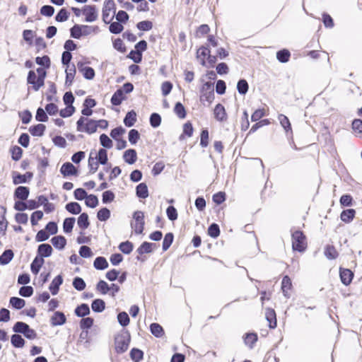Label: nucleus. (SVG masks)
<instances>
[{"label": "nucleus", "mask_w": 362, "mask_h": 362, "mask_svg": "<svg viewBox=\"0 0 362 362\" xmlns=\"http://www.w3.org/2000/svg\"><path fill=\"white\" fill-rule=\"evenodd\" d=\"M46 71L44 68L39 67L35 71L30 70L27 77V83L32 86L35 91L39 90L45 85Z\"/></svg>", "instance_id": "f257e3e1"}, {"label": "nucleus", "mask_w": 362, "mask_h": 362, "mask_svg": "<svg viewBox=\"0 0 362 362\" xmlns=\"http://www.w3.org/2000/svg\"><path fill=\"white\" fill-rule=\"evenodd\" d=\"M291 231L292 248L294 251L302 252L307 247L306 237L303 232L299 230Z\"/></svg>", "instance_id": "f03ea898"}, {"label": "nucleus", "mask_w": 362, "mask_h": 362, "mask_svg": "<svg viewBox=\"0 0 362 362\" xmlns=\"http://www.w3.org/2000/svg\"><path fill=\"white\" fill-rule=\"evenodd\" d=\"M76 129L79 132H86L88 134L97 131V122L95 120L81 117L76 122Z\"/></svg>", "instance_id": "7ed1b4c3"}, {"label": "nucleus", "mask_w": 362, "mask_h": 362, "mask_svg": "<svg viewBox=\"0 0 362 362\" xmlns=\"http://www.w3.org/2000/svg\"><path fill=\"white\" fill-rule=\"evenodd\" d=\"M134 86L131 83H124L122 87L117 90L111 98V103L113 105H119L126 99L125 93H131Z\"/></svg>", "instance_id": "20e7f679"}, {"label": "nucleus", "mask_w": 362, "mask_h": 362, "mask_svg": "<svg viewBox=\"0 0 362 362\" xmlns=\"http://www.w3.org/2000/svg\"><path fill=\"white\" fill-rule=\"evenodd\" d=\"M197 58L199 62L206 66H214L216 63V57L211 56L209 49L202 46L197 51Z\"/></svg>", "instance_id": "39448f33"}, {"label": "nucleus", "mask_w": 362, "mask_h": 362, "mask_svg": "<svg viewBox=\"0 0 362 362\" xmlns=\"http://www.w3.org/2000/svg\"><path fill=\"white\" fill-rule=\"evenodd\" d=\"M214 98V87L211 82H206L203 84L201 89L200 100L202 103L207 102L211 103Z\"/></svg>", "instance_id": "423d86ee"}, {"label": "nucleus", "mask_w": 362, "mask_h": 362, "mask_svg": "<svg viewBox=\"0 0 362 362\" xmlns=\"http://www.w3.org/2000/svg\"><path fill=\"white\" fill-rule=\"evenodd\" d=\"M115 11L116 5L114 0H105L102 11L103 21L104 23L107 24L110 23L113 18V16L110 17V13L112 12L115 13Z\"/></svg>", "instance_id": "0eeeda50"}, {"label": "nucleus", "mask_w": 362, "mask_h": 362, "mask_svg": "<svg viewBox=\"0 0 362 362\" xmlns=\"http://www.w3.org/2000/svg\"><path fill=\"white\" fill-rule=\"evenodd\" d=\"M134 222L131 223L136 234H141L144 229V214L141 211H136L133 215Z\"/></svg>", "instance_id": "6e6552de"}, {"label": "nucleus", "mask_w": 362, "mask_h": 362, "mask_svg": "<svg viewBox=\"0 0 362 362\" xmlns=\"http://www.w3.org/2000/svg\"><path fill=\"white\" fill-rule=\"evenodd\" d=\"M82 13L87 22H93L98 18V11L95 5H86L82 8Z\"/></svg>", "instance_id": "1a4fd4ad"}, {"label": "nucleus", "mask_w": 362, "mask_h": 362, "mask_svg": "<svg viewBox=\"0 0 362 362\" xmlns=\"http://www.w3.org/2000/svg\"><path fill=\"white\" fill-rule=\"evenodd\" d=\"M129 339L119 336L115 339V349L117 353H124L129 348Z\"/></svg>", "instance_id": "9d476101"}, {"label": "nucleus", "mask_w": 362, "mask_h": 362, "mask_svg": "<svg viewBox=\"0 0 362 362\" xmlns=\"http://www.w3.org/2000/svg\"><path fill=\"white\" fill-rule=\"evenodd\" d=\"M60 172L64 177L76 176L78 175L77 168L69 162H66L62 165Z\"/></svg>", "instance_id": "9b49d317"}, {"label": "nucleus", "mask_w": 362, "mask_h": 362, "mask_svg": "<svg viewBox=\"0 0 362 362\" xmlns=\"http://www.w3.org/2000/svg\"><path fill=\"white\" fill-rule=\"evenodd\" d=\"M354 276V273L350 269L340 268L339 276L344 285L349 286L351 283Z\"/></svg>", "instance_id": "f8f14e48"}, {"label": "nucleus", "mask_w": 362, "mask_h": 362, "mask_svg": "<svg viewBox=\"0 0 362 362\" xmlns=\"http://www.w3.org/2000/svg\"><path fill=\"white\" fill-rule=\"evenodd\" d=\"M66 321L65 315L62 312L57 311L51 317L50 322L52 326L64 325Z\"/></svg>", "instance_id": "ddd939ff"}, {"label": "nucleus", "mask_w": 362, "mask_h": 362, "mask_svg": "<svg viewBox=\"0 0 362 362\" xmlns=\"http://www.w3.org/2000/svg\"><path fill=\"white\" fill-rule=\"evenodd\" d=\"M265 317L269 322V327L270 329H274L276 327V316L274 309L267 308L265 312Z\"/></svg>", "instance_id": "4468645a"}, {"label": "nucleus", "mask_w": 362, "mask_h": 362, "mask_svg": "<svg viewBox=\"0 0 362 362\" xmlns=\"http://www.w3.org/2000/svg\"><path fill=\"white\" fill-rule=\"evenodd\" d=\"M52 251L53 250L50 245L47 243H43L38 246L37 255L40 257V258L43 259V257L51 256Z\"/></svg>", "instance_id": "2eb2a0df"}, {"label": "nucleus", "mask_w": 362, "mask_h": 362, "mask_svg": "<svg viewBox=\"0 0 362 362\" xmlns=\"http://www.w3.org/2000/svg\"><path fill=\"white\" fill-rule=\"evenodd\" d=\"M83 63L78 62L77 64L78 70L83 74V76L86 79H93L95 76L94 69L90 66H83Z\"/></svg>", "instance_id": "dca6fc26"}, {"label": "nucleus", "mask_w": 362, "mask_h": 362, "mask_svg": "<svg viewBox=\"0 0 362 362\" xmlns=\"http://www.w3.org/2000/svg\"><path fill=\"white\" fill-rule=\"evenodd\" d=\"M83 30H90V26L75 25L70 30L71 36L74 38L79 39L83 35Z\"/></svg>", "instance_id": "f3484780"}, {"label": "nucleus", "mask_w": 362, "mask_h": 362, "mask_svg": "<svg viewBox=\"0 0 362 362\" xmlns=\"http://www.w3.org/2000/svg\"><path fill=\"white\" fill-rule=\"evenodd\" d=\"M33 173L30 172H27L24 175H21L19 173H13V182L15 185H18L21 183H25L28 180H30L33 177Z\"/></svg>", "instance_id": "a211bd4d"}, {"label": "nucleus", "mask_w": 362, "mask_h": 362, "mask_svg": "<svg viewBox=\"0 0 362 362\" xmlns=\"http://www.w3.org/2000/svg\"><path fill=\"white\" fill-rule=\"evenodd\" d=\"M123 158L124 161L129 164H134L137 160V153L134 149H128L124 152Z\"/></svg>", "instance_id": "6ab92c4d"}, {"label": "nucleus", "mask_w": 362, "mask_h": 362, "mask_svg": "<svg viewBox=\"0 0 362 362\" xmlns=\"http://www.w3.org/2000/svg\"><path fill=\"white\" fill-rule=\"evenodd\" d=\"M194 128L190 122L184 124L182 133L180 134L179 139L180 141L185 139L187 137H191L193 135Z\"/></svg>", "instance_id": "aec40b11"}, {"label": "nucleus", "mask_w": 362, "mask_h": 362, "mask_svg": "<svg viewBox=\"0 0 362 362\" xmlns=\"http://www.w3.org/2000/svg\"><path fill=\"white\" fill-rule=\"evenodd\" d=\"M62 282L63 279L60 275L54 277L49 286V289L52 295L57 294L59 289V286L62 284Z\"/></svg>", "instance_id": "412c9836"}, {"label": "nucleus", "mask_w": 362, "mask_h": 362, "mask_svg": "<svg viewBox=\"0 0 362 362\" xmlns=\"http://www.w3.org/2000/svg\"><path fill=\"white\" fill-rule=\"evenodd\" d=\"M51 243L54 247L58 250H62L66 245V240L62 235L54 236L51 239Z\"/></svg>", "instance_id": "4be33fe9"}, {"label": "nucleus", "mask_w": 362, "mask_h": 362, "mask_svg": "<svg viewBox=\"0 0 362 362\" xmlns=\"http://www.w3.org/2000/svg\"><path fill=\"white\" fill-rule=\"evenodd\" d=\"M150 331L153 336L158 338L162 337L165 334L163 327L156 322L151 324Z\"/></svg>", "instance_id": "5701e85b"}, {"label": "nucleus", "mask_w": 362, "mask_h": 362, "mask_svg": "<svg viewBox=\"0 0 362 362\" xmlns=\"http://www.w3.org/2000/svg\"><path fill=\"white\" fill-rule=\"evenodd\" d=\"M356 214V211L354 209H349L342 211L340 215L341 220L344 221V223H349L351 222Z\"/></svg>", "instance_id": "b1692460"}, {"label": "nucleus", "mask_w": 362, "mask_h": 362, "mask_svg": "<svg viewBox=\"0 0 362 362\" xmlns=\"http://www.w3.org/2000/svg\"><path fill=\"white\" fill-rule=\"evenodd\" d=\"M15 197L21 200H26L29 195V189L27 187L20 186L15 190Z\"/></svg>", "instance_id": "393cba45"}, {"label": "nucleus", "mask_w": 362, "mask_h": 362, "mask_svg": "<svg viewBox=\"0 0 362 362\" xmlns=\"http://www.w3.org/2000/svg\"><path fill=\"white\" fill-rule=\"evenodd\" d=\"M46 127L43 124H38L31 126L29 128L30 133L34 136H41L45 131Z\"/></svg>", "instance_id": "a878e982"}, {"label": "nucleus", "mask_w": 362, "mask_h": 362, "mask_svg": "<svg viewBox=\"0 0 362 362\" xmlns=\"http://www.w3.org/2000/svg\"><path fill=\"white\" fill-rule=\"evenodd\" d=\"M77 224H78V227L82 230H85V229L88 228L90 226L88 214H86V213L81 214L78 218Z\"/></svg>", "instance_id": "bb28decb"}, {"label": "nucleus", "mask_w": 362, "mask_h": 362, "mask_svg": "<svg viewBox=\"0 0 362 362\" xmlns=\"http://www.w3.org/2000/svg\"><path fill=\"white\" fill-rule=\"evenodd\" d=\"M324 254L328 259H335L338 257V252L332 245L325 247Z\"/></svg>", "instance_id": "cd10ccee"}, {"label": "nucleus", "mask_w": 362, "mask_h": 362, "mask_svg": "<svg viewBox=\"0 0 362 362\" xmlns=\"http://www.w3.org/2000/svg\"><path fill=\"white\" fill-rule=\"evenodd\" d=\"M74 313L76 316L83 317L90 313L89 306L86 303H82L76 307Z\"/></svg>", "instance_id": "c85d7f7f"}, {"label": "nucleus", "mask_w": 362, "mask_h": 362, "mask_svg": "<svg viewBox=\"0 0 362 362\" xmlns=\"http://www.w3.org/2000/svg\"><path fill=\"white\" fill-rule=\"evenodd\" d=\"M93 266L96 269L103 270L108 267L109 264L106 259L103 257H98L93 262Z\"/></svg>", "instance_id": "c756f323"}, {"label": "nucleus", "mask_w": 362, "mask_h": 362, "mask_svg": "<svg viewBox=\"0 0 362 362\" xmlns=\"http://www.w3.org/2000/svg\"><path fill=\"white\" fill-rule=\"evenodd\" d=\"M137 197L145 199L148 197V187L146 183H140L136 188Z\"/></svg>", "instance_id": "7c9ffc66"}, {"label": "nucleus", "mask_w": 362, "mask_h": 362, "mask_svg": "<svg viewBox=\"0 0 362 362\" xmlns=\"http://www.w3.org/2000/svg\"><path fill=\"white\" fill-rule=\"evenodd\" d=\"M136 122V114L134 110L128 112L124 119V124L128 127H132Z\"/></svg>", "instance_id": "2f4dec72"}, {"label": "nucleus", "mask_w": 362, "mask_h": 362, "mask_svg": "<svg viewBox=\"0 0 362 362\" xmlns=\"http://www.w3.org/2000/svg\"><path fill=\"white\" fill-rule=\"evenodd\" d=\"M66 83L71 85L74 79L76 74V68L73 64L72 66L68 65L66 69Z\"/></svg>", "instance_id": "473e14b6"}, {"label": "nucleus", "mask_w": 362, "mask_h": 362, "mask_svg": "<svg viewBox=\"0 0 362 362\" xmlns=\"http://www.w3.org/2000/svg\"><path fill=\"white\" fill-rule=\"evenodd\" d=\"M291 57L290 52L286 49H283L276 52V59L281 63H286L289 61Z\"/></svg>", "instance_id": "72a5a7b5"}, {"label": "nucleus", "mask_w": 362, "mask_h": 362, "mask_svg": "<svg viewBox=\"0 0 362 362\" xmlns=\"http://www.w3.org/2000/svg\"><path fill=\"white\" fill-rule=\"evenodd\" d=\"M214 117L217 120L222 121L226 117V110L223 105L218 104L214 110Z\"/></svg>", "instance_id": "f704fd0d"}, {"label": "nucleus", "mask_w": 362, "mask_h": 362, "mask_svg": "<svg viewBox=\"0 0 362 362\" xmlns=\"http://www.w3.org/2000/svg\"><path fill=\"white\" fill-rule=\"evenodd\" d=\"M43 264L44 259L36 257L30 265L31 272L35 275L37 274Z\"/></svg>", "instance_id": "c9c22d12"}, {"label": "nucleus", "mask_w": 362, "mask_h": 362, "mask_svg": "<svg viewBox=\"0 0 362 362\" xmlns=\"http://www.w3.org/2000/svg\"><path fill=\"white\" fill-rule=\"evenodd\" d=\"M95 159H96L101 165L107 164L108 160L107 150L105 148H100Z\"/></svg>", "instance_id": "e433bc0d"}, {"label": "nucleus", "mask_w": 362, "mask_h": 362, "mask_svg": "<svg viewBox=\"0 0 362 362\" xmlns=\"http://www.w3.org/2000/svg\"><path fill=\"white\" fill-rule=\"evenodd\" d=\"M154 244L148 243V242H144L138 248L136 252L139 253V255H142L145 253H150L153 251V246Z\"/></svg>", "instance_id": "4c0bfd02"}, {"label": "nucleus", "mask_w": 362, "mask_h": 362, "mask_svg": "<svg viewBox=\"0 0 362 362\" xmlns=\"http://www.w3.org/2000/svg\"><path fill=\"white\" fill-rule=\"evenodd\" d=\"M278 119L279 120L281 125L286 132H288V131H291V132H292L291 122L286 115L283 114L279 115Z\"/></svg>", "instance_id": "58836bf2"}, {"label": "nucleus", "mask_w": 362, "mask_h": 362, "mask_svg": "<svg viewBox=\"0 0 362 362\" xmlns=\"http://www.w3.org/2000/svg\"><path fill=\"white\" fill-rule=\"evenodd\" d=\"M248 83L245 79L241 78L238 81L237 90L240 95H245L248 91Z\"/></svg>", "instance_id": "ea45409f"}, {"label": "nucleus", "mask_w": 362, "mask_h": 362, "mask_svg": "<svg viewBox=\"0 0 362 362\" xmlns=\"http://www.w3.org/2000/svg\"><path fill=\"white\" fill-rule=\"evenodd\" d=\"M174 112L180 119L185 118L186 115H187L185 107L180 102H177L175 104V105L174 107Z\"/></svg>", "instance_id": "a19ab883"}, {"label": "nucleus", "mask_w": 362, "mask_h": 362, "mask_svg": "<svg viewBox=\"0 0 362 362\" xmlns=\"http://www.w3.org/2000/svg\"><path fill=\"white\" fill-rule=\"evenodd\" d=\"M65 209H66V211H68L69 213L72 214H78L81 211V206L77 202L68 203L66 205Z\"/></svg>", "instance_id": "79ce46f5"}, {"label": "nucleus", "mask_w": 362, "mask_h": 362, "mask_svg": "<svg viewBox=\"0 0 362 362\" xmlns=\"http://www.w3.org/2000/svg\"><path fill=\"white\" fill-rule=\"evenodd\" d=\"M11 342L16 348H22L25 345V340L19 334H13L11 336Z\"/></svg>", "instance_id": "37998d69"}, {"label": "nucleus", "mask_w": 362, "mask_h": 362, "mask_svg": "<svg viewBox=\"0 0 362 362\" xmlns=\"http://www.w3.org/2000/svg\"><path fill=\"white\" fill-rule=\"evenodd\" d=\"M13 257V252L11 250H5L0 256V264H7Z\"/></svg>", "instance_id": "c03bdc74"}, {"label": "nucleus", "mask_w": 362, "mask_h": 362, "mask_svg": "<svg viewBox=\"0 0 362 362\" xmlns=\"http://www.w3.org/2000/svg\"><path fill=\"white\" fill-rule=\"evenodd\" d=\"M243 339L245 344L252 348L255 343L257 341V335L255 333H247Z\"/></svg>", "instance_id": "a18cd8bd"}, {"label": "nucleus", "mask_w": 362, "mask_h": 362, "mask_svg": "<svg viewBox=\"0 0 362 362\" xmlns=\"http://www.w3.org/2000/svg\"><path fill=\"white\" fill-rule=\"evenodd\" d=\"M91 308L94 312L100 313L105 310V303L101 299H95L93 301Z\"/></svg>", "instance_id": "49530a36"}, {"label": "nucleus", "mask_w": 362, "mask_h": 362, "mask_svg": "<svg viewBox=\"0 0 362 362\" xmlns=\"http://www.w3.org/2000/svg\"><path fill=\"white\" fill-rule=\"evenodd\" d=\"M291 286L292 283L290 277L287 275L284 276L281 281V290L285 296H287V292L291 289Z\"/></svg>", "instance_id": "de8ad7c7"}, {"label": "nucleus", "mask_w": 362, "mask_h": 362, "mask_svg": "<svg viewBox=\"0 0 362 362\" xmlns=\"http://www.w3.org/2000/svg\"><path fill=\"white\" fill-rule=\"evenodd\" d=\"M136 50H132V54H136V55L142 56L141 52L147 49V42L145 40H141L135 45Z\"/></svg>", "instance_id": "09e8293b"}, {"label": "nucleus", "mask_w": 362, "mask_h": 362, "mask_svg": "<svg viewBox=\"0 0 362 362\" xmlns=\"http://www.w3.org/2000/svg\"><path fill=\"white\" fill-rule=\"evenodd\" d=\"M173 240L174 235L172 233H168L165 234L162 245V248L163 251H166L169 249V247H170L173 242Z\"/></svg>", "instance_id": "8fccbe9b"}, {"label": "nucleus", "mask_w": 362, "mask_h": 362, "mask_svg": "<svg viewBox=\"0 0 362 362\" xmlns=\"http://www.w3.org/2000/svg\"><path fill=\"white\" fill-rule=\"evenodd\" d=\"M74 223L75 218L74 217L65 218L63 223L64 231L66 233H71L72 231Z\"/></svg>", "instance_id": "3c124183"}, {"label": "nucleus", "mask_w": 362, "mask_h": 362, "mask_svg": "<svg viewBox=\"0 0 362 362\" xmlns=\"http://www.w3.org/2000/svg\"><path fill=\"white\" fill-rule=\"evenodd\" d=\"M130 357L134 362H139L144 357V353L141 350L134 348L130 351Z\"/></svg>", "instance_id": "603ef678"}, {"label": "nucleus", "mask_w": 362, "mask_h": 362, "mask_svg": "<svg viewBox=\"0 0 362 362\" xmlns=\"http://www.w3.org/2000/svg\"><path fill=\"white\" fill-rule=\"evenodd\" d=\"M134 245L129 240L122 242L119 245V249L124 254H129L133 250Z\"/></svg>", "instance_id": "864d4df0"}, {"label": "nucleus", "mask_w": 362, "mask_h": 362, "mask_svg": "<svg viewBox=\"0 0 362 362\" xmlns=\"http://www.w3.org/2000/svg\"><path fill=\"white\" fill-rule=\"evenodd\" d=\"M9 302L10 304L16 309H21L25 305V302L23 299L17 297H11Z\"/></svg>", "instance_id": "5fc2aeb1"}, {"label": "nucleus", "mask_w": 362, "mask_h": 362, "mask_svg": "<svg viewBox=\"0 0 362 362\" xmlns=\"http://www.w3.org/2000/svg\"><path fill=\"white\" fill-rule=\"evenodd\" d=\"M10 152L11 153L12 159L16 161L20 160L22 157L23 150L18 146H13L11 148Z\"/></svg>", "instance_id": "6e6d98bb"}, {"label": "nucleus", "mask_w": 362, "mask_h": 362, "mask_svg": "<svg viewBox=\"0 0 362 362\" xmlns=\"http://www.w3.org/2000/svg\"><path fill=\"white\" fill-rule=\"evenodd\" d=\"M85 199H86L85 203H86V206L88 207L95 208L98 204V197L94 194H90L88 196L87 195Z\"/></svg>", "instance_id": "4d7b16f0"}, {"label": "nucleus", "mask_w": 362, "mask_h": 362, "mask_svg": "<svg viewBox=\"0 0 362 362\" xmlns=\"http://www.w3.org/2000/svg\"><path fill=\"white\" fill-rule=\"evenodd\" d=\"M96 290L101 294H107L110 291V288L107 282L103 280H100L96 285Z\"/></svg>", "instance_id": "13d9d810"}, {"label": "nucleus", "mask_w": 362, "mask_h": 362, "mask_svg": "<svg viewBox=\"0 0 362 362\" xmlns=\"http://www.w3.org/2000/svg\"><path fill=\"white\" fill-rule=\"evenodd\" d=\"M100 142L106 148H111L113 146L112 141L105 134H102L100 136Z\"/></svg>", "instance_id": "bf43d9fd"}, {"label": "nucleus", "mask_w": 362, "mask_h": 362, "mask_svg": "<svg viewBox=\"0 0 362 362\" xmlns=\"http://www.w3.org/2000/svg\"><path fill=\"white\" fill-rule=\"evenodd\" d=\"M110 217V211L107 208L100 209L97 214V218L101 221H105Z\"/></svg>", "instance_id": "052dcab7"}, {"label": "nucleus", "mask_w": 362, "mask_h": 362, "mask_svg": "<svg viewBox=\"0 0 362 362\" xmlns=\"http://www.w3.org/2000/svg\"><path fill=\"white\" fill-rule=\"evenodd\" d=\"M117 320L119 323L123 327L127 326L130 322L129 315L126 312L119 313L117 315Z\"/></svg>", "instance_id": "680f3d73"}, {"label": "nucleus", "mask_w": 362, "mask_h": 362, "mask_svg": "<svg viewBox=\"0 0 362 362\" xmlns=\"http://www.w3.org/2000/svg\"><path fill=\"white\" fill-rule=\"evenodd\" d=\"M123 29L124 27L119 22H112L109 26V30L113 34H119Z\"/></svg>", "instance_id": "e2e57ef3"}, {"label": "nucleus", "mask_w": 362, "mask_h": 362, "mask_svg": "<svg viewBox=\"0 0 362 362\" xmlns=\"http://www.w3.org/2000/svg\"><path fill=\"white\" fill-rule=\"evenodd\" d=\"M220 234L219 226L216 223H212L208 228V235L211 238H217Z\"/></svg>", "instance_id": "0e129e2a"}, {"label": "nucleus", "mask_w": 362, "mask_h": 362, "mask_svg": "<svg viewBox=\"0 0 362 362\" xmlns=\"http://www.w3.org/2000/svg\"><path fill=\"white\" fill-rule=\"evenodd\" d=\"M136 27L140 30L148 31V30H150L152 29L153 23L150 21H143L139 22L136 24Z\"/></svg>", "instance_id": "69168bd1"}, {"label": "nucleus", "mask_w": 362, "mask_h": 362, "mask_svg": "<svg viewBox=\"0 0 362 362\" xmlns=\"http://www.w3.org/2000/svg\"><path fill=\"white\" fill-rule=\"evenodd\" d=\"M29 327L28 325H27L26 323L25 322H17L13 327V332H16V333H22V334H24L25 332H26V329L27 328Z\"/></svg>", "instance_id": "338daca9"}, {"label": "nucleus", "mask_w": 362, "mask_h": 362, "mask_svg": "<svg viewBox=\"0 0 362 362\" xmlns=\"http://www.w3.org/2000/svg\"><path fill=\"white\" fill-rule=\"evenodd\" d=\"M339 202L343 206H351L353 204V198L350 194H343L340 197Z\"/></svg>", "instance_id": "774afa93"}]
</instances>
